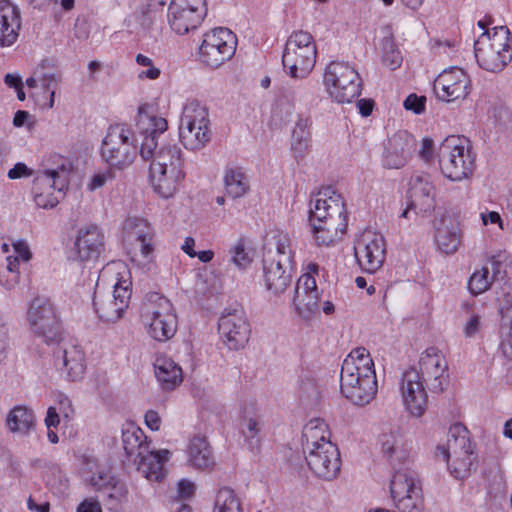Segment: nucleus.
I'll return each instance as SVG.
<instances>
[{"label": "nucleus", "instance_id": "obj_1", "mask_svg": "<svg viewBox=\"0 0 512 512\" xmlns=\"http://www.w3.org/2000/svg\"><path fill=\"white\" fill-rule=\"evenodd\" d=\"M311 204L309 221L314 239L319 246H329L347 230L344 199L332 187H325L318 191Z\"/></svg>", "mask_w": 512, "mask_h": 512}, {"label": "nucleus", "instance_id": "obj_2", "mask_svg": "<svg viewBox=\"0 0 512 512\" xmlns=\"http://www.w3.org/2000/svg\"><path fill=\"white\" fill-rule=\"evenodd\" d=\"M342 395L355 405L370 403L377 393L374 362L370 353L359 347L344 359L340 373Z\"/></svg>", "mask_w": 512, "mask_h": 512}, {"label": "nucleus", "instance_id": "obj_3", "mask_svg": "<svg viewBox=\"0 0 512 512\" xmlns=\"http://www.w3.org/2000/svg\"><path fill=\"white\" fill-rule=\"evenodd\" d=\"M303 438L309 468L320 478H335L340 470V455L337 447L329 440L325 421L310 420L303 429Z\"/></svg>", "mask_w": 512, "mask_h": 512}, {"label": "nucleus", "instance_id": "obj_4", "mask_svg": "<svg viewBox=\"0 0 512 512\" xmlns=\"http://www.w3.org/2000/svg\"><path fill=\"white\" fill-rule=\"evenodd\" d=\"M478 26L483 30L474 44L479 66L489 72L502 71L512 59V36L509 29L496 26L489 30L482 20Z\"/></svg>", "mask_w": 512, "mask_h": 512}, {"label": "nucleus", "instance_id": "obj_5", "mask_svg": "<svg viewBox=\"0 0 512 512\" xmlns=\"http://www.w3.org/2000/svg\"><path fill=\"white\" fill-rule=\"evenodd\" d=\"M72 163L61 155L54 154L47 160V168L33 181L34 201L40 208H53L59 203L60 195L69 185Z\"/></svg>", "mask_w": 512, "mask_h": 512}, {"label": "nucleus", "instance_id": "obj_6", "mask_svg": "<svg viewBox=\"0 0 512 512\" xmlns=\"http://www.w3.org/2000/svg\"><path fill=\"white\" fill-rule=\"evenodd\" d=\"M140 317L147 333L155 340L171 339L177 330V316L171 301L157 293H148L140 306Z\"/></svg>", "mask_w": 512, "mask_h": 512}, {"label": "nucleus", "instance_id": "obj_7", "mask_svg": "<svg viewBox=\"0 0 512 512\" xmlns=\"http://www.w3.org/2000/svg\"><path fill=\"white\" fill-rule=\"evenodd\" d=\"M108 273H114L116 275L113 293L102 294L96 290L93 298V306L99 318L106 322H116L122 317L129 305L131 298V282L129 279L125 278L128 274V269L121 262L108 265L103 271V276Z\"/></svg>", "mask_w": 512, "mask_h": 512}, {"label": "nucleus", "instance_id": "obj_8", "mask_svg": "<svg viewBox=\"0 0 512 512\" xmlns=\"http://www.w3.org/2000/svg\"><path fill=\"white\" fill-rule=\"evenodd\" d=\"M442 174L452 181H462L473 175L475 156L466 138L451 135L446 137L438 150Z\"/></svg>", "mask_w": 512, "mask_h": 512}, {"label": "nucleus", "instance_id": "obj_9", "mask_svg": "<svg viewBox=\"0 0 512 512\" xmlns=\"http://www.w3.org/2000/svg\"><path fill=\"white\" fill-rule=\"evenodd\" d=\"M436 457L448 464L456 479H464L470 474L476 457L465 426L456 423L450 427L447 444L436 448Z\"/></svg>", "mask_w": 512, "mask_h": 512}, {"label": "nucleus", "instance_id": "obj_10", "mask_svg": "<svg viewBox=\"0 0 512 512\" xmlns=\"http://www.w3.org/2000/svg\"><path fill=\"white\" fill-rule=\"evenodd\" d=\"M100 153L110 168L124 170L131 166L137 157V140L125 125H111L102 140Z\"/></svg>", "mask_w": 512, "mask_h": 512}, {"label": "nucleus", "instance_id": "obj_11", "mask_svg": "<svg viewBox=\"0 0 512 512\" xmlns=\"http://www.w3.org/2000/svg\"><path fill=\"white\" fill-rule=\"evenodd\" d=\"M317 48L313 36L306 31H295L287 39L282 63L292 78H305L313 70Z\"/></svg>", "mask_w": 512, "mask_h": 512}, {"label": "nucleus", "instance_id": "obj_12", "mask_svg": "<svg viewBox=\"0 0 512 512\" xmlns=\"http://www.w3.org/2000/svg\"><path fill=\"white\" fill-rule=\"evenodd\" d=\"M179 131L181 142L186 149H203L212 137L208 109L196 100L188 101L182 111Z\"/></svg>", "mask_w": 512, "mask_h": 512}, {"label": "nucleus", "instance_id": "obj_13", "mask_svg": "<svg viewBox=\"0 0 512 512\" xmlns=\"http://www.w3.org/2000/svg\"><path fill=\"white\" fill-rule=\"evenodd\" d=\"M262 262L267 290L275 295L283 293L292 281V251L288 241L278 240L275 248L265 251Z\"/></svg>", "mask_w": 512, "mask_h": 512}, {"label": "nucleus", "instance_id": "obj_14", "mask_svg": "<svg viewBox=\"0 0 512 512\" xmlns=\"http://www.w3.org/2000/svg\"><path fill=\"white\" fill-rule=\"evenodd\" d=\"M27 320L31 332L43 342L48 345L60 342V319L50 299L35 297L28 308Z\"/></svg>", "mask_w": 512, "mask_h": 512}, {"label": "nucleus", "instance_id": "obj_15", "mask_svg": "<svg viewBox=\"0 0 512 512\" xmlns=\"http://www.w3.org/2000/svg\"><path fill=\"white\" fill-rule=\"evenodd\" d=\"M324 83L329 95L338 103H350L361 92L358 72L345 62H331L326 68Z\"/></svg>", "mask_w": 512, "mask_h": 512}, {"label": "nucleus", "instance_id": "obj_16", "mask_svg": "<svg viewBox=\"0 0 512 512\" xmlns=\"http://www.w3.org/2000/svg\"><path fill=\"white\" fill-rule=\"evenodd\" d=\"M237 38L228 28H214L203 36L199 59L207 67L216 69L235 54Z\"/></svg>", "mask_w": 512, "mask_h": 512}, {"label": "nucleus", "instance_id": "obj_17", "mask_svg": "<svg viewBox=\"0 0 512 512\" xmlns=\"http://www.w3.org/2000/svg\"><path fill=\"white\" fill-rule=\"evenodd\" d=\"M354 254L360 268L367 273L379 270L386 256V243L381 234L364 231L356 240Z\"/></svg>", "mask_w": 512, "mask_h": 512}, {"label": "nucleus", "instance_id": "obj_18", "mask_svg": "<svg viewBox=\"0 0 512 512\" xmlns=\"http://www.w3.org/2000/svg\"><path fill=\"white\" fill-rule=\"evenodd\" d=\"M218 331L230 350L243 348L251 334L250 324L243 309L225 310L218 320Z\"/></svg>", "mask_w": 512, "mask_h": 512}, {"label": "nucleus", "instance_id": "obj_19", "mask_svg": "<svg viewBox=\"0 0 512 512\" xmlns=\"http://www.w3.org/2000/svg\"><path fill=\"white\" fill-rule=\"evenodd\" d=\"M419 367L421 377L425 379L432 392L440 393L448 385V364L441 353L435 347L426 349L420 357Z\"/></svg>", "mask_w": 512, "mask_h": 512}, {"label": "nucleus", "instance_id": "obj_20", "mask_svg": "<svg viewBox=\"0 0 512 512\" xmlns=\"http://www.w3.org/2000/svg\"><path fill=\"white\" fill-rule=\"evenodd\" d=\"M425 379L415 368L404 372L401 382V393L407 410L415 417H421L427 407Z\"/></svg>", "mask_w": 512, "mask_h": 512}, {"label": "nucleus", "instance_id": "obj_21", "mask_svg": "<svg viewBox=\"0 0 512 512\" xmlns=\"http://www.w3.org/2000/svg\"><path fill=\"white\" fill-rule=\"evenodd\" d=\"M137 126L143 136L139 154L144 160L148 161L154 156V150H156L158 145V137L167 130V120L163 117L149 114L140 107Z\"/></svg>", "mask_w": 512, "mask_h": 512}, {"label": "nucleus", "instance_id": "obj_22", "mask_svg": "<svg viewBox=\"0 0 512 512\" xmlns=\"http://www.w3.org/2000/svg\"><path fill=\"white\" fill-rule=\"evenodd\" d=\"M319 291L313 276L303 274L295 286L294 304L298 314L306 321L320 314Z\"/></svg>", "mask_w": 512, "mask_h": 512}, {"label": "nucleus", "instance_id": "obj_23", "mask_svg": "<svg viewBox=\"0 0 512 512\" xmlns=\"http://www.w3.org/2000/svg\"><path fill=\"white\" fill-rule=\"evenodd\" d=\"M469 79L459 68L443 71L434 81L433 89L437 97L446 102L464 99L468 94Z\"/></svg>", "mask_w": 512, "mask_h": 512}, {"label": "nucleus", "instance_id": "obj_24", "mask_svg": "<svg viewBox=\"0 0 512 512\" xmlns=\"http://www.w3.org/2000/svg\"><path fill=\"white\" fill-rule=\"evenodd\" d=\"M124 239L134 251H139L145 258L154 251L153 230L144 219L128 218L124 223Z\"/></svg>", "mask_w": 512, "mask_h": 512}, {"label": "nucleus", "instance_id": "obj_25", "mask_svg": "<svg viewBox=\"0 0 512 512\" xmlns=\"http://www.w3.org/2000/svg\"><path fill=\"white\" fill-rule=\"evenodd\" d=\"M415 148V139L406 131L392 135L387 142L384 152V165L388 168L403 167Z\"/></svg>", "mask_w": 512, "mask_h": 512}, {"label": "nucleus", "instance_id": "obj_26", "mask_svg": "<svg viewBox=\"0 0 512 512\" xmlns=\"http://www.w3.org/2000/svg\"><path fill=\"white\" fill-rule=\"evenodd\" d=\"M104 249V235L96 225H88L78 231L75 250L81 261L95 260Z\"/></svg>", "mask_w": 512, "mask_h": 512}, {"label": "nucleus", "instance_id": "obj_27", "mask_svg": "<svg viewBox=\"0 0 512 512\" xmlns=\"http://www.w3.org/2000/svg\"><path fill=\"white\" fill-rule=\"evenodd\" d=\"M21 28L20 11L8 0L0 1V46L9 47L15 43Z\"/></svg>", "mask_w": 512, "mask_h": 512}, {"label": "nucleus", "instance_id": "obj_28", "mask_svg": "<svg viewBox=\"0 0 512 512\" xmlns=\"http://www.w3.org/2000/svg\"><path fill=\"white\" fill-rule=\"evenodd\" d=\"M410 207L420 212H427L434 208V186L427 175L416 176L410 182Z\"/></svg>", "mask_w": 512, "mask_h": 512}, {"label": "nucleus", "instance_id": "obj_29", "mask_svg": "<svg viewBox=\"0 0 512 512\" xmlns=\"http://www.w3.org/2000/svg\"><path fill=\"white\" fill-rule=\"evenodd\" d=\"M170 452L166 449L158 452L148 449L142 452L134 463L137 465V470L148 480L159 481L164 476L163 464L168 461Z\"/></svg>", "mask_w": 512, "mask_h": 512}, {"label": "nucleus", "instance_id": "obj_30", "mask_svg": "<svg viewBox=\"0 0 512 512\" xmlns=\"http://www.w3.org/2000/svg\"><path fill=\"white\" fill-rule=\"evenodd\" d=\"M150 175L154 190L163 198L172 197L184 178L183 170H175V168L160 170L158 166L150 169Z\"/></svg>", "mask_w": 512, "mask_h": 512}, {"label": "nucleus", "instance_id": "obj_31", "mask_svg": "<svg viewBox=\"0 0 512 512\" xmlns=\"http://www.w3.org/2000/svg\"><path fill=\"white\" fill-rule=\"evenodd\" d=\"M154 371L161 388L165 391L174 390L183 381L181 367L171 358L158 357L154 363Z\"/></svg>", "mask_w": 512, "mask_h": 512}, {"label": "nucleus", "instance_id": "obj_32", "mask_svg": "<svg viewBox=\"0 0 512 512\" xmlns=\"http://www.w3.org/2000/svg\"><path fill=\"white\" fill-rule=\"evenodd\" d=\"M380 444L383 455L395 466L406 461L408 452L405 448L404 438L399 429H390L380 435Z\"/></svg>", "mask_w": 512, "mask_h": 512}, {"label": "nucleus", "instance_id": "obj_33", "mask_svg": "<svg viewBox=\"0 0 512 512\" xmlns=\"http://www.w3.org/2000/svg\"><path fill=\"white\" fill-rule=\"evenodd\" d=\"M56 365L66 373L70 380H78L85 373V355L79 347L70 346L62 351L61 357L57 358Z\"/></svg>", "mask_w": 512, "mask_h": 512}, {"label": "nucleus", "instance_id": "obj_34", "mask_svg": "<svg viewBox=\"0 0 512 512\" xmlns=\"http://www.w3.org/2000/svg\"><path fill=\"white\" fill-rule=\"evenodd\" d=\"M197 12L192 13L169 7L168 22L171 29L179 35H184L190 30L196 29L205 17L203 11Z\"/></svg>", "mask_w": 512, "mask_h": 512}, {"label": "nucleus", "instance_id": "obj_35", "mask_svg": "<svg viewBox=\"0 0 512 512\" xmlns=\"http://www.w3.org/2000/svg\"><path fill=\"white\" fill-rule=\"evenodd\" d=\"M189 463L199 469H207L214 465L211 447L204 436H195L188 446Z\"/></svg>", "mask_w": 512, "mask_h": 512}, {"label": "nucleus", "instance_id": "obj_36", "mask_svg": "<svg viewBox=\"0 0 512 512\" xmlns=\"http://www.w3.org/2000/svg\"><path fill=\"white\" fill-rule=\"evenodd\" d=\"M240 428L248 441L254 440L262 429L261 415L252 401L245 402L241 408Z\"/></svg>", "mask_w": 512, "mask_h": 512}, {"label": "nucleus", "instance_id": "obj_37", "mask_svg": "<svg viewBox=\"0 0 512 512\" xmlns=\"http://www.w3.org/2000/svg\"><path fill=\"white\" fill-rule=\"evenodd\" d=\"M181 149L176 144L162 145L154 156L150 159V169L160 167V170L175 168V170H182L183 162L181 158Z\"/></svg>", "mask_w": 512, "mask_h": 512}, {"label": "nucleus", "instance_id": "obj_38", "mask_svg": "<svg viewBox=\"0 0 512 512\" xmlns=\"http://www.w3.org/2000/svg\"><path fill=\"white\" fill-rule=\"evenodd\" d=\"M435 239L439 249L447 254H454L461 244V233L459 227L450 221V224L443 223L437 227Z\"/></svg>", "mask_w": 512, "mask_h": 512}, {"label": "nucleus", "instance_id": "obj_39", "mask_svg": "<svg viewBox=\"0 0 512 512\" xmlns=\"http://www.w3.org/2000/svg\"><path fill=\"white\" fill-rule=\"evenodd\" d=\"M311 125V120L309 118H299L296 123V127L292 133V150L295 158L304 157L310 146V132L308 130Z\"/></svg>", "mask_w": 512, "mask_h": 512}, {"label": "nucleus", "instance_id": "obj_40", "mask_svg": "<svg viewBox=\"0 0 512 512\" xmlns=\"http://www.w3.org/2000/svg\"><path fill=\"white\" fill-rule=\"evenodd\" d=\"M123 448L128 457L138 456L149 449V444L145 442L146 436L140 428L127 429L123 432Z\"/></svg>", "mask_w": 512, "mask_h": 512}, {"label": "nucleus", "instance_id": "obj_41", "mask_svg": "<svg viewBox=\"0 0 512 512\" xmlns=\"http://www.w3.org/2000/svg\"><path fill=\"white\" fill-rule=\"evenodd\" d=\"M33 411L24 406L15 407L7 417V425L13 432L26 433L34 426Z\"/></svg>", "mask_w": 512, "mask_h": 512}, {"label": "nucleus", "instance_id": "obj_42", "mask_svg": "<svg viewBox=\"0 0 512 512\" xmlns=\"http://www.w3.org/2000/svg\"><path fill=\"white\" fill-rule=\"evenodd\" d=\"M226 193L232 198H239L246 194L249 182L246 175L238 168L229 169L224 177Z\"/></svg>", "mask_w": 512, "mask_h": 512}, {"label": "nucleus", "instance_id": "obj_43", "mask_svg": "<svg viewBox=\"0 0 512 512\" xmlns=\"http://www.w3.org/2000/svg\"><path fill=\"white\" fill-rule=\"evenodd\" d=\"M213 512H243V509L235 492L222 487L216 494Z\"/></svg>", "mask_w": 512, "mask_h": 512}, {"label": "nucleus", "instance_id": "obj_44", "mask_svg": "<svg viewBox=\"0 0 512 512\" xmlns=\"http://www.w3.org/2000/svg\"><path fill=\"white\" fill-rule=\"evenodd\" d=\"M501 313V349L504 355L512 359V305L502 307Z\"/></svg>", "mask_w": 512, "mask_h": 512}, {"label": "nucleus", "instance_id": "obj_45", "mask_svg": "<svg viewBox=\"0 0 512 512\" xmlns=\"http://www.w3.org/2000/svg\"><path fill=\"white\" fill-rule=\"evenodd\" d=\"M495 278V273L491 274L487 266L476 270L469 278L468 289L471 294L479 295L490 289Z\"/></svg>", "mask_w": 512, "mask_h": 512}, {"label": "nucleus", "instance_id": "obj_46", "mask_svg": "<svg viewBox=\"0 0 512 512\" xmlns=\"http://www.w3.org/2000/svg\"><path fill=\"white\" fill-rule=\"evenodd\" d=\"M230 262L239 268L248 267L253 260V252L246 246L243 239L237 240V242L230 248Z\"/></svg>", "mask_w": 512, "mask_h": 512}, {"label": "nucleus", "instance_id": "obj_47", "mask_svg": "<svg viewBox=\"0 0 512 512\" xmlns=\"http://www.w3.org/2000/svg\"><path fill=\"white\" fill-rule=\"evenodd\" d=\"M382 62L390 70H395L402 64V56L400 52L389 39H385L383 41Z\"/></svg>", "mask_w": 512, "mask_h": 512}, {"label": "nucleus", "instance_id": "obj_48", "mask_svg": "<svg viewBox=\"0 0 512 512\" xmlns=\"http://www.w3.org/2000/svg\"><path fill=\"white\" fill-rule=\"evenodd\" d=\"M35 75H38V79L43 90L50 92V107H53L55 90L61 80V75L57 73L44 72L40 69L35 71Z\"/></svg>", "mask_w": 512, "mask_h": 512}, {"label": "nucleus", "instance_id": "obj_49", "mask_svg": "<svg viewBox=\"0 0 512 512\" xmlns=\"http://www.w3.org/2000/svg\"><path fill=\"white\" fill-rule=\"evenodd\" d=\"M169 7L192 13L203 11V16L207 13L205 0H171Z\"/></svg>", "mask_w": 512, "mask_h": 512}, {"label": "nucleus", "instance_id": "obj_50", "mask_svg": "<svg viewBox=\"0 0 512 512\" xmlns=\"http://www.w3.org/2000/svg\"><path fill=\"white\" fill-rule=\"evenodd\" d=\"M7 266L6 270L10 274V278L6 279L5 281L2 279V276H0V284L6 287L7 289H11L14 287V285L18 282V257L14 256H8L7 257Z\"/></svg>", "mask_w": 512, "mask_h": 512}, {"label": "nucleus", "instance_id": "obj_51", "mask_svg": "<svg viewBox=\"0 0 512 512\" xmlns=\"http://www.w3.org/2000/svg\"><path fill=\"white\" fill-rule=\"evenodd\" d=\"M426 97L410 94L404 101V108L415 114H421L425 110Z\"/></svg>", "mask_w": 512, "mask_h": 512}, {"label": "nucleus", "instance_id": "obj_52", "mask_svg": "<svg viewBox=\"0 0 512 512\" xmlns=\"http://www.w3.org/2000/svg\"><path fill=\"white\" fill-rule=\"evenodd\" d=\"M114 170L115 169L109 167V169H107L106 171L95 174L88 185L89 189H99L103 187L107 183V181L113 180L115 178Z\"/></svg>", "mask_w": 512, "mask_h": 512}, {"label": "nucleus", "instance_id": "obj_53", "mask_svg": "<svg viewBox=\"0 0 512 512\" xmlns=\"http://www.w3.org/2000/svg\"><path fill=\"white\" fill-rule=\"evenodd\" d=\"M142 13L147 15L149 19L153 20L156 18V13L162 11L164 5L168 0H142Z\"/></svg>", "mask_w": 512, "mask_h": 512}, {"label": "nucleus", "instance_id": "obj_54", "mask_svg": "<svg viewBox=\"0 0 512 512\" xmlns=\"http://www.w3.org/2000/svg\"><path fill=\"white\" fill-rule=\"evenodd\" d=\"M8 345V327L3 315L0 313V361L6 358Z\"/></svg>", "mask_w": 512, "mask_h": 512}, {"label": "nucleus", "instance_id": "obj_55", "mask_svg": "<svg viewBox=\"0 0 512 512\" xmlns=\"http://www.w3.org/2000/svg\"><path fill=\"white\" fill-rule=\"evenodd\" d=\"M419 155L423 160H425L427 162H429L433 159V157H434V141L431 138L425 137L422 139Z\"/></svg>", "mask_w": 512, "mask_h": 512}, {"label": "nucleus", "instance_id": "obj_56", "mask_svg": "<svg viewBox=\"0 0 512 512\" xmlns=\"http://www.w3.org/2000/svg\"><path fill=\"white\" fill-rule=\"evenodd\" d=\"M13 248L16 254L14 257H18V259H21L22 261H29L31 259L32 254L25 241L20 240L13 243Z\"/></svg>", "mask_w": 512, "mask_h": 512}, {"label": "nucleus", "instance_id": "obj_57", "mask_svg": "<svg viewBox=\"0 0 512 512\" xmlns=\"http://www.w3.org/2000/svg\"><path fill=\"white\" fill-rule=\"evenodd\" d=\"M481 327L480 317L472 315L464 326V333L466 337H472L479 332Z\"/></svg>", "mask_w": 512, "mask_h": 512}, {"label": "nucleus", "instance_id": "obj_58", "mask_svg": "<svg viewBox=\"0 0 512 512\" xmlns=\"http://www.w3.org/2000/svg\"><path fill=\"white\" fill-rule=\"evenodd\" d=\"M195 492V486L191 481L181 480L178 483V496L182 499H188L193 496Z\"/></svg>", "mask_w": 512, "mask_h": 512}, {"label": "nucleus", "instance_id": "obj_59", "mask_svg": "<svg viewBox=\"0 0 512 512\" xmlns=\"http://www.w3.org/2000/svg\"><path fill=\"white\" fill-rule=\"evenodd\" d=\"M32 172L24 163H17L12 169L8 171L10 179H19L21 177L30 176Z\"/></svg>", "mask_w": 512, "mask_h": 512}, {"label": "nucleus", "instance_id": "obj_60", "mask_svg": "<svg viewBox=\"0 0 512 512\" xmlns=\"http://www.w3.org/2000/svg\"><path fill=\"white\" fill-rule=\"evenodd\" d=\"M145 423L153 431H158L161 425V418L158 412L149 410L145 414Z\"/></svg>", "mask_w": 512, "mask_h": 512}, {"label": "nucleus", "instance_id": "obj_61", "mask_svg": "<svg viewBox=\"0 0 512 512\" xmlns=\"http://www.w3.org/2000/svg\"><path fill=\"white\" fill-rule=\"evenodd\" d=\"M77 512H102V509L97 501L85 500L78 506Z\"/></svg>", "mask_w": 512, "mask_h": 512}, {"label": "nucleus", "instance_id": "obj_62", "mask_svg": "<svg viewBox=\"0 0 512 512\" xmlns=\"http://www.w3.org/2000/svg\"><path fill=\"white\" fill-rule=\"evenodd\" d=\"M109 489H110V492L107 494V496L110 499H115L117 501L122 500L127 493V491L123 485L115 484L112 487H110Z\"/></svg>", "mask_w": 512, "mask_h": 512}, {"label": "nucleus", "instance_id": "obj_63", "mask_svg": "<svg viewBox=\"0 0 512 512\" xmlns=\"http://www.w3.org/2000/svg\"><path fill=\"white\" fill-rule=\"evenodd\" d=\"M60 422L59 415L54 407H49L47 410V416L45 419L46 426L48 429L56 427Z\"/></svg>", "mask_w": 512, "mask_h": 512}, {"label": "nucleus", "instance_id": "obj_64", "mask_svg": "<svg viewBox=\"0 0 512 512\" xmlns=\"http://www.w3.org/2000/svg\"><path fill=\"white\" fill-rule=\"evenodd\" d=\"M357 106L359 108L360 114L364 117H367L372 113L373 102L370 100L361 99L358 101Z\"/></svg>", "mask_w": 512, "mask_h": 512}]
</instances>
